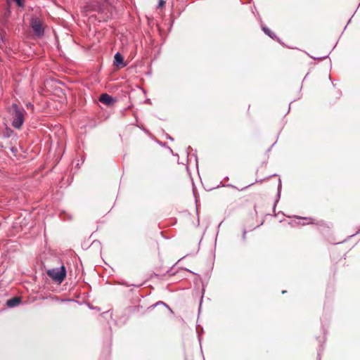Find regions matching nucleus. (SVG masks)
Returning <instances> with one entry per match:
<instances>
[{
    "instance_id": "9",
    "label": "nucleus",
    "mask_w": 360,
    "mask_h": 360,
    "mask_svg": "<svg viewBox=\"0 0 360 360\" xmlns=\"http://www.w3.org/2000/svg\"><path fill=\"white\" fill-rule=\"evenodd\" d=\"M158 304H163L165 306H167L163 302L160 301V302H157L155 304L152 305L151 307H155L156 305H158Z\"/></svg>"
},
{
    "instance_id": "4",
    "label": "nucleus",
    "mask_w": 360,
    "mask_h": 360,
    "mask_svg": "<svg viewBox=\"0 0 360 360\" xmlns=\"http://www.w3.org/2000/svg\"><path fill=\"white\" fill-rule=\"evenodd\" d=\"M99 101L108 105H110L115 102V100L110 95L107 94H103L99 98Z\"/></svg>"
},
{
    "instance_id": "12",
    "label": "nucleus",
    "mask_w": 360,
    "mask_h": 360,
    "mask_svg": "<svg viewBox=\"0 0 360 360\" xmlns=\"http://www.w3.org/2000/svg\"><path fill=\"white\" fill-rule=\"evenodd\" d=\"M245 234H246V231L245 230V231H243V239H245Z\"/></svg>"
},
{
    "instance_id": "2",
    "label": "nucleus",
    "mask_w": 360,
    "mask_h": 360,
    "mask_svg": "<svg viewBox=\"0 0 360 360\" xmlns=\"http://www.w3.org/2000/svg\"><path fill=\"white\" fill-rule=\"evenodd\" d=\"M47 274L54 281L59 283H62L66 276V269L64 266H61L59 268H53L47 271Z\"/></svg>"
},
{
    "instance_id": "1",
    "label": "nucleus",
    "mask_w": 360,
    "mask_h": 360,
    "mask_svg": "<svg viewBox=\"0 0 360 360\" xmlns=\"http://www.w3.org/2000/svg\"><path fill=\"white\" fill-rule=\"evenodd\" d=\"M13 122L12 126L15 129H20L24 122V112L23 109H20L17 104H13Z\"/></svg>"
},
{
    "instance_id": "11",
    "label": "nucleus",
    "mask_w": 360,
    "mask_h": 360,
    "mask_svg": "<svg viewBox=\"0 0 360 360\" xmlns=\"http://www.w3.org/2000/svg\"><path fill=\"white\" fill-rule=\"evenodd\" d=\"M0 40L1 41H4V34H2L1 32H0Z\"/></svg>"
},
{
    "instance_id": "5",
    "label": "nucleus",
    "mask_w": 360,
    "mask_h": 360,
    "mask_svg": "<svg viewBox=\"0 0 360 360\" xmlns=\"http://www.w3.org/2000/svg\"><path fill=\"white\" fill-rule=\"evenodd\" d=\"M114 64L116 66L124 67L126 64L124 63V58L121 53L119 52L116 53L114 56Z\"/></svg>"
},
{
    "instance_id": "6",
    "label": "nucleus",
    "mask_w": 360,
    "mask_h": 360,
    "mask_svg": "<svg viewBox=\"0 0 360 360\" xmlns=\"http://www.w3.org/2000/svg\"><path fill=\"white\" fill-rule=\"evenodd\" d=\"M20 302V298L15 297L7 300L6 304L8 307H14L18 306Z\"/></svg>"
},
{
    "instance_id": "8",
    "label": "nucleus",
    "mask_w": 360,
    "mask_h": 360,
    "mask_svg": "<svg viewBox=\"0 0 360 360\" xmlns=\"http://www.w3.org/2000/svg\"><path fill=\"white\" fill-rule=\"evenodd\" d=\"M13 1L17 4V5L19 7H21V8L24 7V1H23V0H13Z\"/></svg>"
},
{
    "instance_id": "3",
    "label": "nucleus",
    "mask_w": 360,
    "mask_h": 360,
    "mask_svg": "<svg viewBox=\"0 0 360 360\" xmlns=\"http://www.w3.org/2000/svg\"><path fill=\"white\" fill-rule=\"evenodd\" d=\"M30 26L37 37H42L44 34L43 23L39 18H32L30 21Z\"/></svg>"
},
{
    "instance_id": "7",
    "label": "nucleus",
    "mask_w": 360,
    "mask_h": 360,
    "mask_svg": "<svg viewBox=\"0 0 360 360\" xmlns=\"http://www.w3.org/2000/svg\"><path fill=\"white\" fill-rule=\"evenodd\" d=\"M263 31L271 39H274L276 37L275 34L267 27H263Z\"/></svg>"
},
{
    "instance_id": "14",
    "label": "nucleus",
    "mask_w": 360,
    "mask_h": 360,
    "mask_svg": "<svg viewBox=\"0 0 360 360\" xmlns=\"http://www.w3.org/2000/svg\"><path fill=\"white\" fill-rule=\"evenodd\" d=\"M169 139L173 141V139L172 137H170V136L169 137Z\"/></svg>"
},
{
    "instance_id": "10",
    "label": "nucleus",
    "mask_w": 360,
    "mask_h": 360,
    "mask_svg": "<svg viewBox=\"0 0 360 360\" xmlns=\"http://www.w3.org/2000/svg\"><path fill=\"white\" fill-rule=\"evenodd\" d=\"M164 4H165V1L163 0H160L159 4H158L159 7L163 6Z\"/></svg>"
},
{
    "instance_id": "13",
    "label": "nucleus",
    "mask_w": 360,
    "mask_h": 360,
    "mask_svg": "<svg viewBox=\"0 0 360 360\" xmlns=\"http://www.w3.org/2000/svg\"><path fill=\"white\" fill-rule=\"evenodd\" d=\"M305 219H307V220H309V221H311V220H312V219H311V218H305ZM310 223H312V222H311V221H309V224H310Z\"/></svg>"
}]
</instances>
